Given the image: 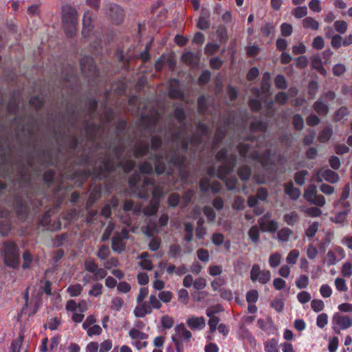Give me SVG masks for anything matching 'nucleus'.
Instances as JSON below:
<instances>
[{
    "label": "nucleus",
    "instance_id": "58836bf2",
    "mask_svg": "<svg viewBox=\"0 0 352 352\" xmlns=\"http://www.w3.org/2000/svg\"><path fill=\"white\" fill-rule=\"evenodd\" d=\"M281 260V255L278 252H274L270 256L269 264L271 267L275 268L279 265Z\"/></svg>",
    "mask_w": 352,
    "mask_h": 352
},
{
    "label": "nucleus",
    "instance_id": "13d9d810",
    "mask_svg": "<svg viewBox=\"0 0 352 352\" xmlns=\"http://www.w3.org/2000/svg\"><path fill=\"white\" fill-rule=\"evenodd\" d=\"M328 322V316L327 314L322 313L318 316L316 319V324L319 328H324Z\"/></svg>",
    "mask_w": 352,
    "mask_h": 352
},
{
    "label": "nucleus",
    "instance_id": "49530a36",
    "mask_svg": "<svg viewBox=\"0 0 352 352\" xmlns=\"http://www.w3.org/2000/svg\"><path fill=\"white\" fill-rule=\"evenodd\" d=\"M238 174L242 180H247L251 175V170L249 166L245 165L239 169Z\"/></svg>",
    "mask_w": 352,
    "mask_h": 352
},
{
    "label": "nucleus",
    "instance_id": "5fc2aeb1",
    "mask_svg": "<svg viewBox=\"0 0 352 352\" xmlns=\"http://www.w3.org/2000/svg\"><path fill=\"white\" fill-rule=\"evenodd\" d=\"M308 175V171L305 170H302L298 171L295 175V181L296 184L299 185H302L305 181V177Z\"/></svg>",
    "mask_w": 352,
    "mask_h": 352
},
{
    "label": "nucleus",
    "instance_id": "473e14b6",
    "mask_svg": "<svg viewBox=\"0 0 352 352\" xmlns=\"http://www.w3.org/2000/svg\"><path fill=\"white\" fill-rule=\"evenodd\" d=\"M265 352H279L278 343L275 339H270L264 344Z\"/></svg>",
    "mask_w": 352,
    "mask_h": 352
},
{
    "label": "nucleus",
    "instance_id": "f704fd0d",
    "mask_svg": "<svg viewBox=\"0 0 352 352\" xmlns=\"http://www.w3.org/2000/svg\"><path fill=\"white\" fill-rule=\"evenodd\" d=\"M332 129L330 127H325L318 135V140L320 142H327L332 135Z\"/></svg>",
    "mask_w": 352,
    "mask_h": 352
},
{
    "label": "nucleus",
    "instance_id": "79ce46f5",
    "mask_svg": "<svg viewBox=\"0 0 352 352\" xmlns=\"http://www.w3.org/2000/svg\"><path fill=\"white\" fill-rule=\"evenodd\" d=\"M258 299V293L256 289H252L246 294V300L248 304H255Z\"/></svg>",
    "mask_w": 352,
    "mask_h": 352
},
{
    "label": "nucleus",
    "instance_id": "f257e3e1",
    "mask_svg": "<svg viewBox=\"0 0 352 352\" xmlns=\"http://www.w3.org/2000/svg\"><path fill=\"white\" fill-rule=\"evenodd\" d=\"M175 117L181 126L168 133L166 146L160 148L161 138L153 136L151 139V148L155 153L151 155V160L155 165V171L158 175L166 173L167 175H170L174 168L182 169L186 159L180 154L179 146L182 151H186L189 144L193 146L200 144L208 133V126L203 123L197 124L196 133L192 134L188 131L187 126L183 123L185 113L181 107L175 109Z\"/></svg>",
    "mask_w": 352,
    "mask_h": 352
},
{
    "label": "nucleus",
    "instance_id": "864d4df0",
    "mask_svg": "<svg viewBox=\"0 0 352 352\" xmlns=\"http://www.w3.org/2000/svg\"><path fill=\"white\" fill-rule=\"evenodd\" d=\"M198 109L201 113H205L207 109V98L204 96H201L197 101Z\"/></svg>",
    "mask_w": 352,
    "mask_h": 352
},
{
    "label": "nucleus",
    "instance_id": "052dcab7",
    "mask_svg": "<svg viewBox=\"0 0 352 352\" xmlns=\"http://www.w3.org/2000/svg\"><path fill=\"white\" fill-rule=\"evenodd\" d=\"M293 124L296 129L301 130L304 126L303 118L298 114H296L293 117Z\"/></svg>",
    "mask_w": 352,
    "mask_h": 352
},
{
    "label": "nucleus",
    "instance_id": "412c9836",
    "mask_svg": "<svg viewBox=\"0 0 352 352\" xmlns=\"http://www.w3.org/2000/svg\"><path fill=\"white\" fill-rule=\"evenodd\" d=\"M107 14L111 17L113 21L118 24L120 23L124 16L123 10L116 4H111L109 7V10Z\"/></svg>",
    "mask_w": 352,
    "mask_h": 352
},
{
    "label": "nucleus",
    "instance_id": "72a5a7b5",
    "mask_svg": "<svg viewBox=\"0 0 352 352\" xmlns=\"http://www.w3.org/2000/svg\"><path fill=\"white\" fill-rule=\"evenodd\" d=\"M311 65L322 76H325L327 74L326 69L322 65L321 60L319 58H314L311 61Z\"/></svg>",
    "mask_w": 352,
    "mask_h": 352
},
{
    "label": "nucleus",
    "instance_id": "423d86ee",
    "mask_svg": "<svg viewBox=\"0 0 352 352\" xmlns=\"http://www.w3.org/2000/svg\"><path fill=\"white\" fill-rule=\"evenodd\" d=\"M63 24L69 37L75 35L77 25V13L74 8L70 6H64L63 8Z\"/></svg>",
    "mask_w": 352,
    "mask_h": 352
},
{
    "label": "nucleus",
    "instance_id": "6e6552de",
    "mask_svg": "<svg viewBox=\"0 0 352 352\" xmlns=\"http://www.w3.org/2000/svg\"><path fill=\"white\" fill-rule=\"evenodd\" d=\"M161 307L162 303L158 298L155 295L151 294L149 297V301L138 305L135 307L134 313L137 317L142 318L147 314H150L153 309H160Z\"/></svg>",
    "mask_w": 352,
    "mask_h": 352
},
{
    "label": "nucleus",
    "instance_id": "c85d7f7f",
    "mask_svg": "<svg viewBox=\"0 0 352 352\" xmlns=\"http://www.w3.org/2000/svg\"><path fill=\"white\" fill-rule=\"evenodd\" d=\"M302 25L305 28L317 30L319 28V23L312 17H306L302 20Z\"/></svg>",
    "mask_w": 352,
    "mask_h": 352
},
{
    "label": "nucleus",
    "instance_id": "4be33fe9",
    "mask_svg": "<svg viewBox=\"0 0 352 352\" xmlns=\"http://www.w3.org/2000/svg\"><path fill=\"white\" fill-rule=\"evenodd\" d=\"M251 92L254 95V98L250 99L249 103L250 108L254 111H258L261 108L260 91L258 88H252Z\"/></svg>",
    "mask_w": 352,
    "mask_h": 352
},
{
    "label": "nucleus",
    "instance_id": "bb28decb",
    "mask_svg": "<svg viewBox=\"0 0 352 352\" xmlns=\"http://www.w3.org/2000/svg\"><path fill=\"white\" fill-rule=\"evenodd\" d=\"M285 190V193L292 199H297L300 195V190L298 188L294 187L292 183L287 184Z\"/></svg>",
    "mask_w": 352,
    "mask_h": 352
},
{
    "label": "nucleus",
    "instance_id": "c756f323",
    "mask_svg": "<svg viewBox=\"0 0 352 352\" xmlns=\"http://www.w3.org/2000/svg\"><path fill=\"white\" fill-rule=\"evenodd\" d=\"M118 205V201L113 199L110 204H107L102 209L101 214L105 218H109L111 214V208H116Z\"/></svg>",
    "mask_w": 352,
    "mask_h": 352
},
{
    "label": "nucleus",
    "instance_id": "774afa93",
    "mask_svg": "<svg viewBox=\"0 0 352 352\" xmlns=\"http://www.w3.org/2000/svg\"><path fill=\"white\" fill-rule=\"evenodd\" d=\"M224 284H225V279L221 276H219L217 278H215L211 282V287H212L213 290L217 291Z\"/></svg>",
    "mask_w": 352,
    "mask_h": 352
},
{
    "label": "nucleus",
    "instance_id": "bf43d9fd",
    "mask_svg": "<svg viewBox=\"0 0 352 352\" xmlns=\"http://www.w3.org/2000/svg\"><path fill=\"white\" fill-rule=\"evenodd\" d=\"M123 304H124V302L121 298H120V297L113 298L111 300V309L114 311H118L121 309Z\"/></svg>",
    "mask_w": 352,
    "mask_h": 352
},
{
    "label": "nucleus",
    "instance_id": "680f3d73",
    "mask_svg": "<svg viewBox=\"0 0 352 352\" xmlns=\"http://www.w3.org/2000/svg\"><path fill=\"white\" fill-rule=\"evenodd\" d=\"M110 254V250L107 245H102L98 252L97 256L101 260L106 259Z\"/></svg>",
    "mask_w": 352,
    "mask_h": 352
},
{
    "label": "nucleus",
    "instance_id": "ddd939ff",
    "mask_svg": "<svg viewBox=\"0 0 352 352\" xmlns=\"http://www.w3.org/2000/svg\"><path fill=\"white\" fill-rule=\"evenodd\" d=\"M271 213L267 212L259 218L258 223L263 232H275L278 228V223L271 219Z\"/></svg>",
    "mask_w": 352,
    "mask_h": 352
},
{
    "label": "nucleus",
    "instance_id": "b1692460",
    "mask_svg": "<svg viewBox=\"0 0 352 352\" xmlns=\"http://www.w3.org/2000/svg\"><path fill=\"white\" fill-rule=\"evenodd\" d=\"M168 93L171 98H179L182 96L178 80L175 79L170 80Z\"/></svg>",
    "mask_w": 352,
    "mask_h": 352
},
{
    "label": "nucleus",
    "instance_id": "2f4dec72",
    "mask_svg": "<svg viewBox=\"0 0 352 352\" xmlns=\"http://www.w3.org/2000/svg\"><path fill=\"white\" fill-rule=\"evenodd\" d=\"M208 17L209 14L208 13H202L197 23V26L199 29L205 30L209 28L210 23L208 21Z\"/></svg>",
    "mask_w": 352,
    "mask_h": 352
},
{
    "label": "nucleus",
    "instance_id": "aec40b11",
    "mask_svg": "<svg viewBox=\"0 0 352 352\" xmlns=\"http://www.w3.org/2000/svg\"><path fill=\"white\" fill-rule=\"evenodd\" d=\"M92 16L91 12L87 10L85 12L82 19V34L84 37H89L92 31Z\"/></svg>",
    "mask_w": 352,
    "mask_h": 352
},
{
    "label": "nucleus",
    "instance_id": "a19ab883",
    "mask_svg": "<svg viewBox=\"0 0 352 352\" xmlns=\"http://www.w3.org/2000/svg\"><path fill=\"white\" fill-rule=\"evenodd\" d=\"M307 14V8L306 6H300L292 10V15L297 18L301 19Z\"/></svg>",
    "mask_w": 352,
    "mask_h": 352
},
{
    "label": "nucleus",
    "instance_id": "09e8293b",
    "mask_svg": "<svg viewBox=\"0 0 352 352\" xmlns=\"http://www.w3.org/2000/svg\"><path fill=\"white\" fill-rule=\"evenodd\" d=\"M178 300L184 304L187 305L189 301V294L186 289H180L178 292Z\"/></svg>",
    "mask_w": 352,
    "mask_h": 352
},
{
    "label": "nucleus",
    "instance_id": "f3484780",
    "mask_svg": "<svg viewBox=\"0 0 352 352\" xmlns=\"http://www.w3.org/2000/svg\"><path fill=\"white\" fill-rule=\"evenodd\" d=\"M199 188L203 192L211 190L214 193H217L221 188V184L219 182H212L208 177H204L200 180Z\"/></svg>",
    "mask_w": 352,
    "mask_h": 352
},
{
    "label": "nucleus",
    "instance_id": "e433bc0d",
    "mask_svg": "<svg viewBox=\"0 0 352 352\" xmlns=\"http://www.w3.org/2000/svg\"><path fill=\"white\" fill-rule=\"evenodd\" d=\"M248 236L253 243H257L260 237L258 228L256 226H252L248 231Z\"/></svg>",
    "mask_w": 352,
    "mask_h": 352
},
{
    "label": "nucleus",
    "instance_id": "0e129e2a",
    "mask_svg": "<svg viewBox=\"0 0 352 352\" xmlns=\"http://www.w3.org/2000/svg\"><path fill=\"white\" fill-rule=\"evenodd\" d=\"M341 274L344 277H350L352 275V265L351 263H344L342 267Z\"/></svg>",
    "mask_w": 352,
    "mask_h": 352
},
{
    "label": "nucleus",
    "instance_id": "cd10ccee",
    "mask_svg": "<svg viewBox=\"0 0 352 352\" xmlns=\"http://www.w3.org/2000/svg\"><path fill=\"white\" fill-rule=\"evenodd\" d=\"M314 109L318 114L322 116L327 114L329 111V106L320 100L315 102Z\"/></svg>",
    "mask_w": 352,
    "mask_h": 352
},
{
    "label": "nucleus",
    "instance_id": "8fccbe9b",
    "mask_svg": "<svg viewBox=\"0 0 352 352\" xmlns=\"http://www.w3.org/2000/svg\"><path fill=\"white\" fill-rule=\"evenodd\" d=\"M266 128H267V126H266L265 123L261 120H256L255 122H253L251 123V125H250V129L252 131H265Z\"/></svg>",
    "mask_w": 352,
    "mask_h": 352
},
{
    "label": "nucleus",
    "instance_id": "20e7f679",
    "mask_svg": "<svg viewBox=\"0 0 352 352\" xmlns=\"http://www.w3.org/2000/svg\"><path fill=\"white\" fill-rule=\"evenodd\" d=\"M129 184L133 191L141 199H147L152 195L155 202L163 193L162 186L156 185L154 179L139 173L129 178Z\"/></svg>",
    "mask_w": 352,
    "mask_h": 352
},
{
    "label": "nucleus",
    "instance_id": "5701e85b",
    "mask_svg": "<svg viewBox=\"0 0 352 352\" xmlns=\"http://www.w3.org/2000/svg\"><path fill=\"white\" fill-rule=\"evenodd\" d=\"M284 222L289 226H294L300 222V215L296 211H292L283 215Z\"/></svg>",
    "mask_w": 352,
    "mask_h": 352
},
{
    "label": "nucleus",
    "instance_id": "f03ea898",
    "mask_svg": "<svg viewBox=\"0 0 352 352\" xmlns=\"http://www.w3.org/2000/svg\"><path fill=\"white\" fill-rule=\"evenodd\" d=\"M271 144L265 141L263 136L252 139L250 143L241 144L239 148L240 155L245 159L256 160L265 171H269L274 166L272 154L270 147Z\"/></svg>",
    "mask_w": 352,
    "mask_h": 352
},
{
    "label": "nucleus",
    "instance_id": "603ef678",
    "mask_svg": "<svg viewBox=\"0 0 352 352\" xmlns=\"http://www.w3.org/2000/svg\"><path fill=\"white\" fill-rule=\"evenodd\" d=\"M203 212L204 213V214L206 215V217H207L208 220L210 222L214 221L216 219V214L214 210L210 206H207L204 207Z\"/></svg>",
    "mask_w": 352,
    "mask_h": 352
},
{
    "label": "nucleus",
    "instance_id": "6e6d98bb",
    "mask_svg": "<svg viewBox=\"0 0 352 352\" xmlns=\"http://www.w3.org/2000/svg\"><path fill=\"white\" fill-rule=\"evenodd\" d=\"M197 254L198 258L201 261L206 263L209 261L210 256H209V252L207 250L204 249V248L198 249L197 251Z\"/></svg>",
    "mask_w": 352,
    "mask_h": 352
},
{
    "label": "nucleus",
    "instance_id": "2eb2a0df",
    "mask_svg": "<svg viewBox=\"0 0 352 352\" xmlns=\"http://www.w3.org/2000/svg\"><path fill=\"white\" fill-rule=\"evenodd\" d=\"M80 67L85 76L94 75L96 73V67L90 56H85L80 60Z\"/></svg>",
    "mask_w": 352,
    "mask_h": 352
},
{
    "label": "nucleus",
    "instance_id": "a878e982",
    "mask_svg": "<svg viewBox=\"0 0 352 352\" xmlns=\"http://www.w3.org/2000/svg\"><path fill=\"white\" fill-rule=\"evenodd\" d=\"M149 153V147L147 144H141L137 146L133 151L135 158L146 155Z\"/></svg>",
    "mask_w": 352,
    "mask_h": 352
},
{
    "label": "nucleus",
    "instance_id": "ea45409f",
    "mask_svg": "<svg viewBox=\"0 0 352 352\" xmlns=\"http://www.w3.org/2000/svg\"><path fill=\"white\" fill-rule=\"evenodd\" d=\"M82 291V286L80 284L71 285L67 288V292L71 296H78Z\"/></svg>",
    "mask_w": 352,
    "mask_h": 352
},
{
    "label": "nucleus",
    "instance_id": "338daca9",
    "mask_svg": "<svg viewBox=\"0 0 352 352\" xmlns=\"http://www.w3.org/2000/svg\"><path fill=\"white\" fill-rule=\"evenodd\" d=\"M223 272L222 267L218 265H210L208 267V272L212 276L220 275Z\"/></svg>",
    "mask_w": 352,
    "mask_h": 352
},
{
    "label": "nucleus",
    "instance_id": "a18cd8bd",
    "mask_svg": "<svg viewBox=\"0 0 352 352\" xmlns=\"http://www.w3.org/2000/svg\"><path fill=\"white\" fill-rule=\"evenodd\" d=\"M299 255L300 252L298 250H292L289 252L286 261L289 264L294 265L296 263Z\"/></svg>",
    "mask_w": 352,
    "mask_h": 352
},
{
    "label": "nucleus",
    "instance_id": "9b49d317",
    "mask_svg": "<svg viewBox=\"0 0 352 352\" xmlns=\"http://www.w3.org/2000/svg\"><path fill=\"white\" fill-rule=\"evenodd\" d=\"M271 272L269 270H262L258 265H252L250 270V279L252 282L266 284L271 279Z\"/></svg>",
    "mask_w": 352,
    "mask_h": 352
},
{
    "label": "nucleus",
    "instance_id": "0eeeda50",
    "mask_svg": "<svg viewBox=\"0 0 352 352\" xmlns=\"http://www.w3.org/2000/svg\"><path fill=\"white\" fill-rule=\"evenodd\" d=\"M3 256L5 263L12 268L19 266V252L17 245L12 241H6L3 245Z\"/></svg>",
    "mask_w": 352,
    "mask_h": 352
},
{
    "label": "nucleus",
    "instance_id": "6ab92c4d",
    "mask_svg": "<svg viewBox=\"0 0 352 352\" xmlns=\"http://www.w3.org/2000/svg\"><path fill=\"white\" fill-rule=\"evenodd\" d=\"M186 324L192 330L200 331L206 327V320L203 316H190L186 320Z\"/></svg>",
    "mask_w": 352,
    "mask_h": 352
},
{
    "label": "nucleus",
    "instance_id": "3c124183",
    "mask_svg": "<svg viewBox=\"0 0 352 352\" xmlns=\"http://www.w3.org/2000/svg\"><path fill=\"white\" fill-rule=\"evenodd\" d=\"M10 229V224L7 219H0V233L1 235H7Z\"/></svg>",
    "mask_w": 352,
    "mask_h": 352
},
{
    "label": "nucleus",
    "instance_id": "dca6fc26",
    "mask_svg": "<svg viewBox=\"0 0 352 352\" xmlns=\"http://www.w3.org/2000/svg\"><path fill=\"white\" fill-rule=\"evenodd\" d=\"M117 157V164L125 173H129L135 166V162L133 160H121L123 155V151H117L115 153Z\"/></svg>",
    "mask_w": 352,
    "mask_h": 352
},
{
    "label": "nucleus",
    "instance_id": "9d476101",
    "mask_svg": "<svg viewBox=\"0 0 352 352\" xmlns=\"http://www.w3.org/2000/svg\"><path fill=\"white\" fill-rule=\"evenodd\" d=\"M129 239V232L123 228L120 232H116L112 238V249L117 253L125 250L126 241Z\"/></svg>",
    "mask_w": 352,
    "mask_h": 352
},
{
    "label": "nucleus",
    "instance_id": "a211bd4d",
    "mask_svg": "<svg viewBox=\"0 0 352 352\" xmlns=\"http://www.w3.org/2000/svg\"><path fill=\"white\" fill-rule=\"evenodd\" d=\"M98 175L106 177L110 173L116 170V162L110 158L104 159L98 166Z\"/></svg>",
    "mask_w": 352,
    "mask_h": 352
},
{
    "label": "nucleus",
    "instance_id": "393cba45",
    "mask_svg": "<svg viewBox=\"0 0 352 352\" xmlns=\"http://www.w3.org/2000/svg\"><path fill=\"white\" fill-rule=\"evenodd\" d=\"M293 234V231L287 228L283 227L279 230L277 232V239L281 242H287L289 240V237Z\"/></svg>",
    "mask_w": 352,
    "mask_h": 352
},
{
    "label": "nucleus",
    "instance_id": "e2e57ef3",
    "mask_svg": "<svg viewBox=\"0 0 352 352\" xmlns=\"http://www.w3.org/2000/svg\"><path fill=\"white\" fill-rule=\"evenodd\" d=\"M324 307V305L322 300L314 299L311 302V307L316 312L322 311Z\"/></svg>",
    "mask_w": 352,
    "mask_h": 352
},
{
    "label": "nucleus",
    "instance_id": "4d7b16f0",
    "mask_svg": "<svg viewBox=\"0 0 352 352\" xmlns=\"http://www.w3.org/2000/svg\"><path fill=\"white\" fill-rule=\"evenodd\" d=\"M309 284V278L306 275H300L296 280V285L298 289H304L307 287Z\"/></svg>",
    "mask_w": 352,
    "mask_h": 352
},
{
    "label": "nucleus",
    "instance_id": "de8ad7c7",
    "mask_svg": "<svg viewBox=\"0 0 352 352\" xmlns=\"http://www.w3.org/2000/svg\"><path fill=\"white\" fill-rule=\"evenodd\" d=\"M319 224L317 222H314L305 230V234L307 237L312 238L315 236L318 230Z\"/></svg>",
    "mask_w": 352,
    "mask_h": 352
},
{
    "label": "nucleus",
    "instance_id": "39448f33",
    "mask_svg": "<svg viewBox=\"0 0 352 352\" xmlns=\"http://www.w3.org/2000/svg\"><path fill=\"white\" fill-rule=\"evenodd\" d=\"M118 265L119 262L118 259L113 257L110 258L103 263L104 269L99 267L98 265L90 258L86 259L84 263L85 270L92 274L91 278L94 280L104 278L107 275L105 269L110 270L114 267H117Z\"/></svg>",
    "mask_w": 352,
    "mask_h": 352
},
{
    "label": "nucleus",
    "instance_id": "4c0bfd02",
    "mask_svg": "<svg viewBox=\"0 0 352 352\" xmlns=\"http://www.w3.org/2000/svg\"><path fill=\"white\" fill-rule=\"evenodd\" d=\"M129 334L132 339L146 340L148 338L147 334L135 328L131 329Z\"/></svg>",
    "mask_w": 352,
    "mask_h": 352
},
{
    "label": "nucleus",
    "instance_id": "c9c22d12",
    "mask_svg": "<svg viewBox=\"0 0 352 352\" xmlns=\"http://www.w3.org/2000/svg\"><path fill=\"white\" fill-rule=\"evenodd\" d=\"M103 285L101 283H94L90 290L89 291V295L94 297H98L102 294Z\"/></svg>",
    "mask_w": 352,
    "mask_h": 352
},
{
    "label": "nucleus",
    "instance_id": "4468645a",
    "mask_svg": "<svg viewBox=\"0 0 352 352\" xmlns=\"http://www.w3.org/2000/svg\"><path fill=\"white\" fill-rule=\"evenodd\" d=\"M333 329L336 331L337 327L340 329H346L352 325V320L349 316L335 314L332 318Z\"/></svg>",
    "mask_w": 352,
    "mask_h": 352
},
{
    "label": "nucleus",
    "instance_id": "37998d69",
    "mask_svg": "<svg viewBox=\"0 0 352 352\" xmlns=\"http://www.w3.org/2000/svg\"><path fill=\"white\" fill-rule=\"evenodd\" d=\"M334 28L339 34H344L348 28V25L344 21H336L333 24Z\"/></svg>",
    "mask_w": 352,
    "mask_h": 352
},
{
    "label": "nucleus",
    "instance_id": "7ed1b4c3",
    "mask_svg": "<svg viewBox=\"0 0 352 352\" xmlns=\"http://www.w3.org/2000/svg\"><path fill=\"white\" fill-rule=\"evenodd\" d=\"M217 161L221 162V165L216 169L214 166H210L207 173L211 177L217 175L222 180H225L226 185L229 190H239L236 188L238 180L235 176H230L236 166V155L228 153L223 148L218 151L216 155Z\"/></svg>",
    "mask_w": 352,
    "mask_h": 352
},
{
    "label": "nucleus",
    "instance_id": "1a4fd4ad",
    "mask_svg": "<svg viewBox=\"0 0 352 352\" xmlns=\"http://www.w3.org/2000/svg\"><path fill=\"white\" fill-rule=\"evenodd\" d=\"M305 199L312 204L319 207L324 206L326 201L323 195L317 193V188L315 185H309L304 192Z\"/></svg>",
    "mask_w": 352,
    "mask_h": 352
},
{
    "label": "nucleus",
    "instance_id": "69168bd1",
    "mask_svg": "<svg viewBox=\"0 0 352 352\" xmlns=\"http://www.w3.org/2000/svg\"><path fill=\"white\" fill-rule=\"evenodd\" d=\"M318 251L317 248L313 245L309 244L307 248V256L309 259H314L318 255Z\"/></svg>",
    "mask_w": 352,
    "mask_h": 352
},
{
    "label": "nucleus",
    "instance_id": "7c9ffc66",
    "mask_svg": "<svg viewBox=\"0 0 352 352\" xmlns=\"http://www.w3.org/2000/svg\"><path fill=\"white\" fill-rule=\"evenodd\" d=\"M350 111L346 107H341L334 113V120L338 122L342 120L345 117L348 116Z\"/></svg>",
    "mask_w": 352,
    "mask_h": 352
},
{
    "label": "nucleus",
    "instance_id": "f8f14e48",
    "mask_svg": "<svg viewBox=\"0 0 352 352\" xmlns=\"http://www.w3.org/2000/svg\"><path fill=\"white\" fill-rule=\"evenodd\" d=\"M313 179L318 182L324 179L329 183L335 184L340 180V177L336 173L330 169L320 168L314 175Z\"/></svg>",
    "mask_w": 352,
    "mask_h": 352
},
{
    "label": "nucleus",
    "instance_id": "c03bdc74",
    "mask_svg": "<svg viewBox=\"0 0 352 352\" xmlns=\"http://www.w3.org/2000/svg\"><path fill=\"white\" fill-rule=\"evenodd\" d=\"M177 331L180 338L184 340H188L192 337V334L183 324L177 327Z\"/></svg>",
    "mask_w": 352,
    "mask_h": 352
}]
</instances>
